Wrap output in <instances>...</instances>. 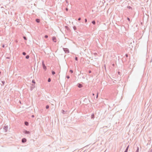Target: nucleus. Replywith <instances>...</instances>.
<instances>
[{"label":"nucleus","mask_w":152,"mask_h":152,"mask_svg":"<svg viewBox=\"0 0 152 152\" xmlns=\"http://www.w3.org/2000/svg\"><path fill=\"white\" fill-rule=\"evenodd\" d=\"M127 20L129 21V22H130L131 21L130 19L128 17L127 18Z\"/></svg>","instance_id":"5701e85b"},{"label":"nucleus","mask_w":152,"mask_h":152,"mask_svg":"<svg viewBox=\"0 0 152 152\" xmlns=\"http://www.w3.org/2000/svg\"><path fill=\"white\" fill-rule=\"evenodd\" d=\"M118 73L119 75H121V72H120L118 71Z\"/></svg>","instance_id":"c756f323"},{"label":"nucleus","mask_w":152,"mask_h":152,"mask_svg":"<svg viewBox=\"0 0 152 152\" xmlns=\"http://www.w3.org/2000/svg\"><path fill=\"white\" fill-rule=\"evenodd\" d=\"M56 37H55L54 36L53 37H52V40H53V42H56Z\"/></svg>","instance_id":"39448f33"},{"label":"nucleus","mask_w":152,"mask_h":152,"mask_svg":"<svg viewBox=\"0 0 152 152\" xmlns=\"http://www.w3.org/2000/svg\"><path fill=\"white\" fill-rule=\"evenodd\" d=\"M52 74L53 75H54L55 74V72L54 71H52Z\"/></svg>","instance_id":"f3484780"},{"label":"nucleus","mask_w":152,"mask_h":152,"mask_svg":"<svg viewBox=\"0 0 152 152\" xmlns=\"http://www.w3.org/2000/svg\"><path fill=\"white\" fill-rule=\"evenodd\" d=\"M26 59H28L29 58V55H26Z\"/></svg>","instance_id":"2eb2a0df"},{"label":"nucleus","mask_w":152,"mask_h":152,"mask_svg":"<svg viewBox=\"0 0 152 152\" xmlns=\"http://www.w3.org/2000/svg\"><path fill=\"white\" fill-rule=\"evenodd\" d=\"M139 148L138 147H137V149L136 150L135 152H139Z\"/></svg>","instance_id":"6ab92c4d"},{"label":"nucleus","mask_w":152,"mask_h":152,"mask_svg":"<svg viewBox=\"0 0 152 152\" xmlns=\"http://www.w3.org/2000/svg\"><path fill=\"white\" fill-rule=\"evenodd\" d=\"M48 37V35H45V38H47Z\"/></svg>","instance_id":"bb28decb"},{"label":"nucleus","mask_w":152,"mask_h":152,"mask_svg":"<svg viewBox=\"0 0 152 152\" xmlns=\"http://www.w3.org/2000/svg\"><path fill=\"white\" fill-rule=\"evenodd\" d=\"M85 22L86 23L87 22V19L86 18H85Z\"/></svg>","instance_id":"2f4dec72"},{"label":"nucleus","mask_w":152,"mask_h":152,"mask_svg":"<svg viewBox=\"0 0 152 152\" xmlns=\"http://www.w3.org/2000/svg\"><path fill=\"white\" fill-rule=\"evenodd\" d=\"M38 23H39L40 22V20L39 19H36L35 20Z\"/></svg>","instance_id":"f8f14e48"},{"label":"nucleus","mask_w":152,"mask_h":152,"mask_svg":"<svg viewBox=\"0 0 152 152\" xmlns=\"http://www.w3.org/2000/svg\"><path fill=\"white\" fill-rule=\"evenodd\" d=\"M10 57H6V59H10Z\"/></svg>","instance_id":"c9c22d12"},{"label":"nucleus","mask_w":152,"mask_h":152,"mask_svg":"<svg viewBox=\"0 0 152 152\" xmlns=\"http://www.w3.org/2000/svg\"><path fill=\"white\" fill-rule=\"evenodd\" d=\"M150 151H152V149L151 150H150Z\"/></svg>","instance_id":"a18cd8bd"},{"label":"nucleus","mask_w":152,"mask_h":152,"mask_svg":"<svg viewBox=\"0 0 152 152\" xmlns=\"http://www.w3.org/2000/svg\"><path fill=\"white\" fill-rule=\"evenodd\" d=\"M66 10L67 11L68 10V8H66Z\"/></svg>","instance_id":"79ce46f5"},{"label":"nucleus","mask_w":152,"mask_h":152,"mask_svg":"<svg viewBox=\"0 0 152 152\" xmlns=\"http://www.w3.org/2000/svg\"><path fill=\"white\" fill-rule=\"evenodd\" d=\"M91 23H92L93 24H94V25H95V24H96V22H95V20H93V21H92Z\"/></svg>","instance_id":"4468645a"},{"label":"nucleus","mask_w":152,"mask_h":152,"mask_svg":"<svg viewBox=\"0 0 152 152\" xmlns=\"http://www.w3.org/2000/svg\"><path fill=\"white\" fill-rule=\"evenodd\" d=\"M94 113L92 114L91 115V118L92 119H94Z\"/></svg>","instance_id":"9b49d317"},{"label":"nucleus","mask_w":152,"mask_h":152,"mask_svg":"<svg viewBox=\"0 0 152 152\" xmlns=\"http://www.w3.org/2000/svg\"><path fill=\"white\" fill-rule=\"evenodd\" d=\"M81 20V18H78V20H79V21H80V20Z\"/></svg>","instance_id":"f704fd0d"},{"label":"nucleus","mask_w":152,"mask_h":152,"mask_svg":"<svg viewBox=\"0 0 152 152\" xmlns=\"http://www.w3.org/2000/svg\"><path fill=\"white\" fill-rule=\"evenodd\" d=\"M113 66L114 65V64H113Z\"/></svg>","instance_id":"09e8293b"},{"label":"nucleus","mask_w":152,"mask_h":152,"mask_svg":"<svg viewBox=\"0 0 152 152\" xmlns=\"http://www.w3.org/2000/svg\"><path fill=\"white\" fill-rule=\"evenodd\" d=\"M66 78H67L68 79L70 78V77L69 75H67L66 76Z\"/></svg>","instance_id":"a878e982"},{"label":"nucleus","mask_w":152,"mask_h":152,"mask_svg":"<svg viewBox=\"0 0 152 152\" xmlns=\"http://www.w3.org/2000/svg\"><path fill=\"white\" fill-rule=\"evenodd\" d=\"M2 47L3 48H4V47H5V45H4V44H3V45H2Z\"/></svg>","instance_id":"e433bc0d"},{"label":"nucleus","mask_w":152,"mask_h":152,"mask_svg":"<svg viewBox=\"0 0 152 152\" xmlns=\"http://www.w3.org/2000/svg\"><path fill=\"white\" fill-rule=\"evenodd\" d=\"M63 50L66 53H69V50L67 48H63Z\"/></svg>","instance_id":"f257e3e1"},{"label":"nucleus","mask_w":152,"mask_h":152,"mask_svg":"<svg viewBox=\"0 0 152 152\" xmlns=\"http://www.w3.org/2000/svg\"><path fill=\"white\" fill-rule=\"evenodd\" d=\"M73 28L74 30H75L77 29V28H76V26H74L73 27Z\"/></svg>","instance_id":"a211bd4d"},{"label":"nucleus","mask_w":152,"mask_h":152,"mask_svg":"<svg viewBox=\"0 0 152 152\" xmlns=\"http://www.w3.org/2000/svg\"><path fill=\"white\" fill-rule=\"evenodd\" d=\"M104 67H105V69H106V66H105V65H104Z\"/></svg>","instance_id":"49530a36"},{"label":"nucleus","mask_w":152,"mask_h":152,"mask_svg":"<svg viewBox=\"0 0 152 152\" xmlns=\"http://www.w3.org/2000/svg\"><path fill=\"white\" fill-rule=\"evenodd\" d=\"M1 83L3 84L4 85V84L5 82L4 81H1Z\"/></svg>","instance_id":"473e14b6"},{"label":"nucleus","mask_w":152,"mask_h":152,"mask_svg":"<svg viewBox=\"0 0 152 152\" xmlns=\"http://www.w3.org/2000/svg\"><path fill=\"white\" fill-rule=\"evenodd\" d=\"M92 95H93V96H94L95 95V94H94V93H93L92 94Z\"/></svg>","instance_id":"37998d69"},{"label":"nucleus","mask_w":152,"mask_h":152,"mask_svg":"<svg viewBox=\"0 0 152 152\" xmlns=\"http://www.w3.org/2000/svg\"><path fill=\"white\" fill-rule=\"evenodd\" d=\"M65 28L66 29H67L68 30H69V27L67 26H65Z\"/></svg>","instance_id":"ddd939ff"},{"label":"nucleus","mask_w":152,"mask_h":152,"mask_svg":"<svg viewBox=\"0 0 152 152\" xmlns=\"http://www.w3.org/2000/svg\"><path fill=\"white\" fill-rule=\"evenodd\" d=\"M49 105H46L45 108L46 109H48L49 108Z\"/></svg>","instance_id":"aec40b11"},{"label":"nucleus","mask_w":152,"mask_h":152,"mask_svg":"<svg viewBox=\"0 0 152 152\" xmlns=\"http://www.w3.org/2000/svg\"><path fill=\"white\" fill-rule=\"evenodd\" d=\"M23 133H24V134H30V132H29L28 131H27V130H24L23 131Z\"/></svg>","instance_id":"20e7f679"},{"label":"nucleus","mask_w":152,"mask_h":152,"mask_svg":"<svg viewBox=\"0 0 152 152\" xmlns=\"http://www.w3.org/2000/svg\"><path fill=\"white\" fill-rule=\"evenodd\" d=\"M75 60L76 61H77L78 60V58L77 57H75Z\"/></svg>","instance_id":"c85d7f7f"},{"label":"nucleus","mask_w":152,"mask_h":152,"mask_svg":"<svg viewBox=\"0 0 152 152\" xmlns=\"http://www.w3.org/2000/svg\"><path fill=\"white\" fill-rule=\"evenodd\" d=\"M61 112L64 114H65L66 113V111L63 110H61Z\"/></svg>","instance_id":"1a4fd4ad"},{"label":"nucleus","mask_w":152,"mask_h":152,"mask_svg":"<svg viewBox=\"0 0 152 152\" xmlns=\"http://www.w3.org/2000/svg\"><path fill=\"white\" fill-rule=\"evenodd\" d=\"M129 145L127 147H126V149H125V151L124 152H127V151H128V149H129Z\"/></svg>","instance_id":"6e6552de"},{"label":"nucleus","mask_w":152,"mask_h":152,"mask_svg":"<svg viewBox=\"0 0 152 152\" xmlns=\"http://www.w3.org/2000/svg\"><path fill=\"white\" fill-rule=\"evenodd\" d=\"M77 86L78 87H79V88H81L83 86L82 84H81L80 83H78L77 84Z\"/></svg>","instance_id":"0eeeda50"},{"label":"nucleus","mask_w":152,"mask_h":152,"mask_svg":"<svg viewBox=\"0 0 152 152\" xmlns=\"http://www.w3.org/2000/svg\"><path fill=\"white\" fill-rule=\"evenodd\" d=\"M23 38L25 40H27V38H26V37L25 36H23Z\"/></svg>","instance_id":"b1692460"},{"label":"nucleus","mask_w":152,"mask_h":152,"mask_svg":"<svg viewBox=\"0 0 152 152\" xmlns=\"http://www.w3.org/2000/svg\"><path fill=\"white\" fill-rule=\"evenodd\" d=\"M51 81V79L50 78H49L48 79V82H50Z\"/></svg>","instance_id":"dca6fc26"},{"label":"nucleus","mask_w":152,"mask_h":152,"mask_svg":"<svg viewBox=\"0 0 152 152\" xmlns=\"http://www.w3.org/2000/svg\"><path fill=\"white\" fill-rule=\"evenodd\" d=\"M82 78L84 79L85 78V77L84 76H83L82 77Z\"/></svg>","instance_id":"ea45409f"},{"label":"nucleus","mask_w":152,"mask_h":152,"mask_svg":"<svg viewBox=\"0 0 152 152\" xmlns=\"http://www.w3.org/2000/svg\"><path fill=\"white\" fill-rule=\"evenodd\" d=\"M22 54L23 55L25 56V55H26V53L25 52H23L22 53Z\"/></svg>","instance_id":"412c9836"},{"label":"nucleus","mask_w":152,"mask_h":152,"mask_svg":"<svg viewBox=\"0 0 152 152\" xmlns=\"http://www.w3.org/2000/svg\"><path fill=\"white\" fill-rule=\"evenodd\" d=\"M127 8L129 9H132V7L130 6H128Z\"/></svg>","instance_id":"4be33fe9"},{"label":"nucleus","mask_w":152,"mask_h":152,"mask_svg":"<svg viewBox=\"0 0 152 152\" xmlns=\"http://www.w3.org/2000/svg\"><path fill=\"white\" fill-rule=\"evenodd\" d=\"M98 93H97V94L96 96V98L97 99L98 98Z\"/></svg>","instance_id":"cd10ccee"},{"label":"nucleus","mask_w":152,"mask_h":152,"mask_svg":"<svg viewBox=\"0 0 152 152\" xmlns=\"http://www.w3.org/2000/svg\"><path fill=\"white\" fill-rule=\"evenodd\" d=\"M70 72L71 73H72L73 72V71L72 70H70Z\"/></svg>","instance_id":"72a5a7b5"},{"label":"nucleus","mask_w":152,"mask_h":152,"mask_svg":"<svg viewBox=\"0 0 152 152\" xmlns=\"http://www.w3.org/2000/svg\"><path fill=\"white\" fill-rule=\"evenodd\" d=\"M88 72L89 73H91V70H89V71H88Z\"/></svg>","instance_id":"58836bf2"},{"label":"nucleus","mask_w":152,"mask_h":152,"mask_svg":"<svg viewBox=\"0 0 152 152\" xmlns=\"http://www.w3.org/2000/svg\"><path fill=\"white\" fill-rule=\"evenodd\" d=\"M1 71H0V75H1Z\"/></svg>","instance_id":"c03bdc74"},{"label":"nucleus","mask_w":152,"mask_h":152,"mask_svg":"<svg viewBox=\"0 0 152 152\" xmlns=\"http://www.w3.org/2000/svg\"><path fill=\"white\" fill-rule=\"evenodd\" d=\"M42 65L43 69H44L45 71L47 69L46 66H45V64L44 63V62L43 61H42Z\"/></svg>","instance_id":"f03ea898"},{"label":"nucleus","mask_w":152,"mask_h":152,"mask_svg":"<svg viewBox=\"0 0 152 152\" xmlns=\"http://www.w3.org/2000/svg\"><path fill=\"white\" fill-rule=\"evenodd\" d=\"M125 56L126 57H128V55L127 54H125Z\"/></svg>","instance_id":"4c0bfd02"},{"label":"nucleus","mask_w":152,"mask_h":152,"mask_svg":"<svg viewBox=\"0 0 152 152\" xmlns=\"http://www.w3.org/2000/svg\"><path fill=\"white\" fill-rule=\"evenodd\" d=\"M8 127V126H6L4 127L3 129L5 130V132H7V131Z\"/></svg>","instance_id":"7ed1b4c3"},{"label":"nucleus","mask_w":152,"mask_h":152,"mask_svg":"<svg viewBox=\"0 0 152 152\" xmlns=\"http://www.w3.org/2000/svg\"><path fill=\"white\" fill-rule=\"evenodd\" d=\"M31 117H34V115H32V116H31Z\"/></svg>","instance_id":"a19ab883"},{"label":"nucleus","mask_w":152,"mask_h":152,"mask_svg":"<svg viewBox=\"0 0 152 152\" xmlns=\"http://www.w3.org/2000/svg\"><path fill=\"white\" fill-rule=\"evenodd\" d=\"M24 124H25L27 126H28V125H29V123H28V122H27V121H25V122H24Z\"/></svg>","instance_id":"9d476101"},{"label":"nucleus","mask_w":152,"mask_h":152,"mask_svg":"<svg viewBox=\"0 0 152 152\" xmlns=\"http://www.w3.org/2000/svg\"><path fill=\"white\" fill-rule=\"evenodd\" d=\"M26 142V139L25 138H23L22 139V142L24 143Z\"/></svg>","instance_id":"423d86ee"},{"label":"nucleus","mask_w":152,"mask_h":152,"mask_svg":"<svg viewBox=\"0 0 152 152\" xmlns=\"http://www.w3.org/2000/svg\"><path fill=\"white\" fill-rule=\"evenodd\" d=\"M34 87H31V89H30V90H31V91H32L33 89L34 88Z\"/></svg>","instance_id":"7c9ffc66"},{"label":"nucleus","mask_w":152,"mask_h":152,"mask_svg":"<svg viewBox=\"0 0 152 152\" xmlns=\"http://www.w3.org/2000/svg\"><path fill=\"white\" fill-rule=\"evenodd\" d=\"M32 83H33L34 84H35V80H32Z\"/></svg>","instance_id":"393cba45"},{"label":"nucleus","mask_w":152,"mask_h":152,"mask_svg":"<svg viewBox=\"0 0 152 152\" xmlns=\"http://www.w3.org/2000/svg\"><path fill=\"white\" fill-rule=\"evenodd\" d=\"M32 86H34V84H32Z\"/></svg>","instance_id":"de8ad7c7"}]
</instances>
